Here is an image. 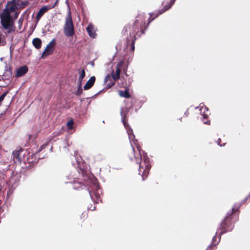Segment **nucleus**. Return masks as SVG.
I'll list each match as a JSON object with an SVG mask.
<instances>
[{
    "label": "nucleus",
    "mask_w": 250,
    "mask_h": 250,
    "mask_svg": "<svg viewBox=\"0 0 250 250\" xmlns=\"http://www.w3.org/2000/svg\"><path fill=\"white\" fill-rule=\"evenodd\" d=\"M147 26V25H146L144 17L143 16H138L132 26L126 25L124 27L123 30L124 34H127L128 31L129 32V36H127L126 38V44L127 46H128L129 45H131L132 51H133L135 49L136 37H140L145 34Z\"/></svg>",
    "instance_id": "obj_1"
},
{
    "label": "nucleus",
    "mask_w": 250,
    "mask_h": 250,
    "mask_svg": "<svg viewBox=\"0 0 250 250\" xmlns=\"http://www.w3.org/2000/svg\"><path fill=\"white\" fill-rule=\"evenodd\" d=\"M17 9L16 0L10 1L0 15L1 26L4 29L7 30L8 34L14 32L16 30L15 22L11 14Z\"/></svg>",
    "instance_id": "obj_2"
},
{
    "label": "nucleus",
    "mask_w": 250,
    "mask_h": 250,
    "mask_svg": "<svg viewBox=\"0 0 250 250\" xmlns=\"http://www.w3.org/2000/svg\"><path fill=\"white\" fill-rule=\"evenodd\" d=\"M133 143L138 151L137 155L134 153V158L137 163L139 164V174L141 175L143 180H144L147 176L151 168L149 159L146 154L142 156V150L140 146L137 143V140L134 141Z\"/></svg>",
    "instance_id": "obj_3"
},
{
    "label": "nucleus",
    "mask_w": 250,
    "mask_h": 250,
    "mask_svg": "<svg viewBox=\"0 0 250 250\" xmlns=\"http://www.w3.org/2000/svg\"><path fill=\"white\" fill-rule=\"evenodd\" d=\"M238 208H233L230 213H228L227 216L222 221L219 230L220 235L228 231H230L234 228V223L238 219L237 215L236 213L238 211Z\"/></svg>",
    "instance_id": "obj_4"
},
{
    "label": "nucleus",
    "mask_w": 250,
    "mask_h": 250,
    "mask_svg": "<svg viewBox=\"0 0 250 250\" xmlns=\"http://www.w3.org/2000/svg\"><path fill=\"white\" fill-rule=\"evenodd\" d=\"M63 33L64 35L68 38L73 37L75 33L74 25L73 22L71 13L70 9H69L67 15L65 19L63 26Z\"/></svg>",
    "instance_id": "obj_5"
},
{
    "label": "nucleus",
    "mask_w": 250,
    "mask_h": 250,
    "mask_svg": "<svg viewBox=\"0 0 250 250\" xmlns=\"http://www.w3.org/2000/svg\"><path fill=\"white\" fill-rule=\"evenodd\" d=\"M122 70H123L125 73L127 71V67L125 66V62L123 60L120 61L118 63L116 67L115 73L113 71L111 73V75L114 80V82L112 83L111 85H109V87L114 85L115 84V82L120 79V73Z\"/></svg>",
    "instance_id": "obj_6"
},
{
    "label": "nucleus",
    "mask_w": 250,
    "mask_h": 250,
    "mask_svg": "<svg viewBox=\"0 0 250 250\" xmlns=\"http://www.w3.org/2000/svg\"><path fill=\"white\" fill-rule=\"evenodd\" d=\"M129 108L127 107H123L121 109L120 114L122 117V122L126 128L128 135L133 133V130L127 123V114L129 112Z\"/></svg>",
    "instance_id": "obj_7"
},
{
    "label": "nucleus",
    "mask_w": 250,
    "mask_h": 250,
    "mask_svg": "<svg viewBox=\"0 0 250 250\" xmlns=\"http://www.w3.org/2000/svg\"><path fill=\"white\" fill-rule=\"evenodd\" d=\"M175 0H170L169 2L162 9L159 10L158 11L150 14V18L148 19V23L147 25L151 22L155 18H157L160 15L168 10L171 8L172 5L175 3Z\"/></svg>",
    "instance_id": "obj_8"
},
{
    "label": "nucleus",
    "mask_w": 250,
    "mask_h": 250,
    "mask_svg": "<svg viewBox=\"0 0 250 250\" xmlns=\"http://www.w3.org/2000/svg\"><path fill=\"white\" fill-rule=\"evenodd\" d=\"M200 111H201V113H202V114H201L202 116V120L203 123L205 124L209 125L210 121L208 120V115H209L208 109L206 106L202 107L200 108Z\"/></svg>",
    "instance_id": "obj_9"
},
{
    "label": "nucleus",
    "mask_w": 250,
    "mask_h": 250,
    "mask_svg": "<svg viewBox=\"0 0 250 250\" xmlns=\"http://www.w3.org/2000/svg\"><path fill=\"white\" fill-rule=\"evenodd\" d=\"M28 70V68L26 65L20 67L16 71V77L19 78L23 76L27 73Z\"/></svg>",
    "instance_id": "obj_10"
},
{
    "label": "nucleus",
    "mask_w": 250,
    "mask_h": 250,
    "mask_svg": "<svg viewBox=\"0 0 250 250\" xmlns=\"http://www.w3.org/2000/svg\"><path fill=\"white\" fill-rule=\"evenodd\" d=\"M50 9V7H49L48 6H44L42 7L40 9L39 11L38 12V13H37V14L36 15V19L37 20V22H38L40 20L42 17L46 12H47L49 10V9Z\"/></svg>",
    "instance_id": "obj_11"
},
{
    "label": "nucleus",
    "mask_w": 250,
    "mask_h": 250,
    "mask_svg": "<svg viewBox=\"0 0 250 250\" xmlns=\"http://www.w3.org/2000/svg\"><path fill=\"white\" fill-rule=\"evenodd\" d=\"M73 188L76 190L83 189L85 188V185L83 183L82 180L80 179L74 180L72 183Z\"/></svg>",
    "instance_id": "obj_12"
},
{
    "label": "nucleus",
    "mask_w": 250,
    "mask_h": 250,
    "mask_svg": "<svg viewBox=\"0 0 250 250\" xmlns=\"http://www.w3.org/2000/svg\"><path fill=\"white\" fill-rule=\"evenodd\" d=\"M96 81V78L95 76H92L90 78V79L86 82L85 84L83 86V89L85 90H88L91 88L94 85Z\"/></svg>",
    "instance_id": "obj_13"
},
{
    "label": "nucleus",
    "mask_w": 250,
    "mask_h": 250,
    "mask_svg": "<svg viewBox=\"0 0 250 250\" xmlns=\"http://www.w3.org/2000/svg\"><path fill=\"white\" fill-rule=\"evenodd\" d=\"M86 31L88 35L92 38H94L96 36V34L95 31L94 29V26L92 24L90 23L88 24V26L86 28Z\"/></svg>",
    "instance_id": "obj_14"
},
{
    "label": "nucleus",
    "mask_w": 250,
    "mask_h": 250,
    "mask_svg": "<svg viewBox=\"0 0 250 250\" xmlns=\"http://www.w3.org/2000/svg\"><path fill=\"white\" fill-rule=\"evenodd\" d=\"M54 51V48H52V47H49V46L47 45L46 47V48L43 52L42 58H43L51 54Z\"/></svg>",
    "instance_id": "obj_15"
},
{
    "label": "nucleus",
    "mask_w": 250,
    "mask_h": 250,
    "mask_svg": "<svg viewBox=\"0 0 250 250\" xmlns=\"http://www.w3.org/2000/svg\"><path fill=\"white\" fill-rule=\"evenodd\" d=\"M32 43L34 46L37 49H40L42 46V41L39 38H35L33 40Z\"/></svg>",
    "instance_id": "obj_16"
},
{
    "label": "nucleus",
    "mask_w": 250,
    "mask_h": 250,
    "mask_svg": "<svg viewBox=\"0 0 250 250\" xmlns=\"http://www.w3.org/2000/svg\"><path fill=\"white\" fill-rule=\"evenodd\" d=\"M119 94L120 97L125 98H129L130 97L128 89H126L125 90H119Z\"/></svg>",
    "instance_id": "obj_17"
},
{
    "label": "nucleus",
    "mask_w": 250,
    "mask_h": 250,
    "mask_svg": "<svg viewBox=\"0 0 250 250\" xmlns=\"http://www.w3.org/2000/svg\"><path fill=\"white\" fill-rule=\"evenodd\" d=\"M20 152L19 151H14L13 152V158L14 161H18L20 163H21V160L20 158Z\"/></svg>",
    "instance_id": "obj_18"
},
{
    "label": "nucleus",
    "mask_w": 250,
    "mask_h": 250,
    "mask_svg": "<svg viewBox=\"0 0 250 250\" xmlns=\"http://www.w3.org/2000/svg\"><path fill=\"white\" fill-rule=\"evenodd\" d=\"M89 193L91 198L92 199H93V200H95L94 197H95V199L97 200H98L100 197V194L96 192H91V191H89Z\"/></svg>",
    "instance_id": "obj_19"
},
{
    "label": "nucleus",
    "mask_w": 250,
    "mask_h": 250,
    "mask_svg": "<svg viewBox=\"0 0 250 250\" xmlns=\"http://www.w3.org/2000/svg\"><path fill=\"white\" fill-rule=\"evenodd\" d=\"M23 21H24V18L23 17H21L19 19L18 21V27H19V30L21 29L22 26Z\"/></svg>",
    "instance_id": "obj_20"
},
{
    "label": "nucleus",
    "mask_w": 250,
    "mask_h": 250,
    "mask_svg": "<svg viewBox=\"0 0 250 250\" xmlns=\"http://www.w3.org/2000/svg\"><path fill=\"white\" fill-rule=\"evenodd\" d=\"M216 240V237L214 236L212 238V242L210 245H209L207 249L206 250H211L213 247L215 246L217 244H214V242Z\"/></svg>",
    "instance_id": "obj_21"
},
{
    "label": "nucleus",
    "mask_w": 250,
    "mask_h": 250,
    "mask_svg": "<svg viewBox=\"0 0 250 250\" xmlns=\"http://www.w3.org/2000/svg\"><path fill=\"white\" fill-rule=\"evenodd\" d=\"M56 44V39L54 38L52 39L51 42L49 43L47 45L49 46V47H52V48L54 49V47Z\"/></svg>",
    "instance_id": "obj_22"
},
{
    "label": "nucleus",
    "mask_w": 250,
    "mask_h": 250,
    "mask_svg": "<svg viewBox=\"0 0 250 250\" xmlns=\"http://www.w3.org/2000/svg\"><path fill=\"white\" fill-rule=\"evenodd\" d=\"M87 217H88L87 212L85 211L82 213L80 218H81V219L82 220V221H83L84 220V219H85L86 218H87Z\"/></svg>",
    "instance_id": "obj_23"
},
{
    "label": "nucleus",
    "mask_w": 250,
    "mask_h": 250,
    "mask_svg": "<svg viewBox=\"0 0 250 250\" xmlns=\"http://www.w3.org/2000/svg\"><path fill=\"white\" fill-rule=\"evenodd\" d=\"M79 77L84 78L85 76V72L84 69L79 70Z\"/></svg>",
    "instance_id": "obj_24"
},
{
    "label": "nucleus",
    "mask_w": 250,
    "mask_h": 250,
    "mask_svg": "<svg viewBox=\"0 0 250 250\" xmlns=\"http://www.w3.org/2000/svg\"><path fill=\"white\" fill-rule=\"evenodd\" d=\"M83 93V89L82 86H79L77 91L75 93V95L77 96H80Z\"/></svg>",
    "instance_id": "obj_25"
},
{
    "label": "nucleus",
    "mask_w": 250,
    "mask_h": 250,
    "mask_svg": "<svg viewBox=\"0 0 250 250\" xmlns=\"http://www.w3.org/2000/svg\"><path fill=\"white\" fill-rule=\"evenodd\" d=\"M31 159L30 158H28L27 159V161L28 162V163L29 164V166H28V167H31V166H32L33 165H34V163H36V162L35 161H31L30 160Z\"/></svg>",
    "instance_id": "obj_26"
},
{
    "label": "nucleus",
    "mask_w": 250,
    "mask_h": 250,
    "mask_svg": "<svg viewBox=\"0 0 250 250\" xmlns=\"http://www.w3.org/2000/svg\"><path fill=\"white\" fill-rule=\"evenodd\" d=\"M73 124H74V122H73V120H70L69 122H68L67 123V126L69 128H71Z\"/></svg>",
    "instance_id": "obj_27"
},
{
    "label": "nucleus",
    "mask_w": 250,
    "mask_h": 250,
    "mask_svg": "<svg viewBox=\"0 0 250 250\" xmlns=\"http://www.w3.org/2000/svg\"><path fill=\"white\" fill-rule=\"evenodd\" d=\"M47 146V144L43 145L40 146L39 151H41L42 149L44 148L45 147Z\"/></svg>",
    "instance_id": "obj_28"
},
{
    "label": "nucleus",
    "mask_w": 250,
    "mask_h": 250,
    "mask_svg": "<svg viewBox=\"0 0 250 250\" xmlns=\"http://www.w3.org/2000/svg\"><path fill=\"white\" fill-rule=\"evenodd\" d=\"M248 200H250V193L245 198L243 203H245Z\"/></svg>",
    "instance_id": "obj_29"
},
{
    "label": "nucleus",
    "mask_w": 250,
    "mask_h": 250,
    "mask_svg": "<svg viewBox=\"0 0 250 250\" xmlns=\"http://www.w3.org/2000/svg\"><path fill=\"white\" fill-rule=\"evenodd\" d=\"M19 12H16L15 13H14V19H17L19 16Z\"/></svg>",
    "instance_id": "obj_30"
},
{
    "label": "nucleus",
    "mask_w": 250,
    "mask_h": 250,
    "mask_svg": "<svg viewBox=\"0 0 250 250\" xmlns=\"http://www.w3.org/2000/svg\"><path fill=\"white\" fill-rule=\"evenodd\" d=\"M111 78V76L109 75H107L105 78V82L107 83L108 80Z\"/></svg>",
    "instance_id": "obj_31"
},
{
    "label": "nucleus",
    "mask_w": 250,
    "mask_h": 250,
    "mask_svg": "<svg viewBox=\"0 0 250 250\" xmlns=\"http://www.w3.org/2000/svg\"><path fill=\"white\" fill-rule=\"evenodd\" d=\"M27 3H28V1H25V2H22H22H21V4H22V5H23V6H25V5H26Z\"/></svg>",
    "instance_id": "obj_32"
},
{
    "label": "nucleus",
    "mask_w": 250,
    "mask_h": 250,
    "mask_svg": "<svg viewBox=\"0 0 250 250\" xmlns=\"http://www.w3.org/2000/svg\"><path fill=\"white\" fill-rule=\"evenodd\" d=\"M221 141V139H218V141H217V143H218V145H220V146H222V145L220 144V143Z\"/></svg>",
    "instance_id": "obj_33"
},
{
    "label": "nucleus",
    "mask_w": 250,
    "mask_h": 250,
    "mask_svg": "<svg viewBox=\"0 0 250 250\" xmlns=\"http://www.w3.org/2000/svg\"><path fill=\"white\" fill-rule=\"evenodd\" d=\"M82 81H78L79 86H82Z\"/></svg>",
    "instance_id": "obj_34"
},
{
    "label": "nucleus",
    "mask_w": 250,
    "mask_h": 250,
    "mask_svg": "<svg viewBox=\"0 0 250 250\" xmlns=\"http://www.w3.org/2000/svg\"><path fill=\"white\" fill-rule=\"evenodd\" d=\"M83 80V78H80V77H79L78 81H82Z\"/></svg>",
    "instance_id": "obj_35"
},
{
    "label": "nucleus",
    "mask_w": 250,
    "mask_h": 250,
    "mask_svg": "<svg viewBox=\"0 0 250 250\" xmlns=\"http://www.w3.org/2000/svg\"><path fill=\"white\" fill-rule=\"evenodd\" d=\"M131 146H132V147L133 151L134 152H135V149L134 147L133 146L132 144H131Z\"/></svg>",
    "instance_id": "obj_36"
}]
</instances>
